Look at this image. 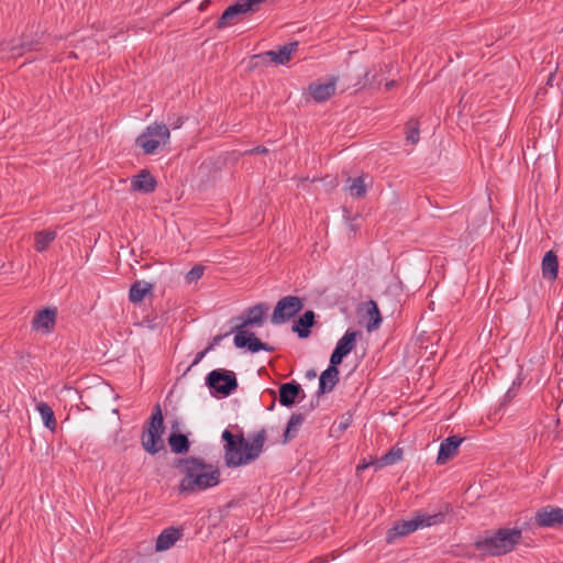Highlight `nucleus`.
<instances>
[{"mask_svg": "<svg viewBox=\"0 0 563 563\" xmlns=\"http://www.w3.org/2000/svg\"><path fill=\"white\" fill-rule=\"evenodd\" d=\"M406 141L412 145L420 139V123L417 119H410L405 125Z\"/></svg>", "mask_w": 563, "mask_h": 563, "instance_id": "31", "label": "nucleus"}, {"mask_svg": "<svg viewBox=\"0 0 563 563\" xmlns=\"http://www.w3.org/2000/svg\"><path fill=\"white\" fill-rule=\"evenodd\" d=\"M184 123V119L178 117L176 118L175 121L170 122V125L173 126V129H179Z\"/></svg>", "mask_w": 563, "mask_h": 563, "instance_id": "36", "label": "nucleus"}, {"mask_svg": "<svg viewBox=\"0 0 563 563\" xmlns=\"http://www.w3.org/2000/svg\"><path fill=\"white\" fill-rule=\"evenodd\" d=\"M207 386L217 394L229 396L238 388V379L232 371L218 368L211 371L206 377Z\"/></svg>", "mask_w": 563, "mask_h": 563, "instance_id": "7", "label": "nucleus"}, {"mask_svg": "<svg viewBox=\"0 0 563 563\" xmlns=\"http://www.w3.org/2000/svg\"><path fill=\"white\" fill-rule=\"evenodd\" d=\"M303 307L301 298L286 296L278 300L271 321L273 324H282L294 318Z\"/></svg>", "mask_w": 563, "mask_h": 563, "instance_id": "9", "label": "nucleus"}, {"mask_svg": "<svg viewBox=\"0 0 563 563\" xmlns=\"http://www.w3.org/2000/svg\"><path fill=\"white\" fill-rule=\"evenodd\" d=\"M444 514H427L418 512L412 519L398 521L386 533V541L393 543L399 537H406L418 529L427 528L442 523L444 521Z\"/></svg>", "mask_w": 563, "mask_h": 563, "instance_id": "4", "label": "nucleus"}, {"mask_svg": "<svg viewBox=\"0 0 563 563\" xmlns=\"http://www.w3.org/2000/svg\"><path fill=\"white\" fill-rule=\"evenodd\" d=\"M314 312L311 310L306 311L299 317L292 324V331L298 334L299 338L306 339L310 334V328L314 324Z\"/></svg>", "mask_w": 563, "mask_h": 563, "instance_id": "23", "label": "nucleus"}, {"mask_svg": "<svg viewBox=\"0 0 563 563\" xmlns=\"http://www.w3.org/2000/svg\"><path fill=\"white\" fill-rule=\"evenodd\" d=\"M57 233L53 230H42L34 234V247L37 252H45L49 244L56 239Z\"/></svg>", "mask_w": 563, "mask_h": 563, "instance_id": "26", "label": "nucleus"}, {"mask_svg": "<svg viewBox=\"0 0 563 563\" xmlns=\"http://www.w3.org/2000/svg\"><path fill=\"white\" fill-rule=\"evenodd\" d=\"M267 153H268V150L265 146H256V147L245 151L246 155L267 154Z\"/></svg>", "mask_w": 563, "mask_h": 563, "instance_id": "34", "label": "nucleus"}, {"mask_svg": "<svg viewBox=\"0 0 563 563\" xmlns=\"http://www.w3.org/2000/svg\"><path fill=\"white\" fill-rule=\"evenodd\" d=\"M346 189L349 190L351 197L358 198V199L363 198L367 191L365 176L349 178Z\"/></svg>", "mask_w": 563, "mask_h": 563, "instance_id": "29", "label": "nucleus"}, {"mask_svg": "<svg viewBox=\"0 0 563 563\" xmlns=\"http://www.w3.org/2000/svg\"><path fill=\"white\" fill-rule=\"evenodd\" d=\"M274 406H275V402L273 401V404L271 405V407L268 409L273 410Z\"/></svg>", "mask_w": 563, "mask_h": 563, "instance_id": "42", "label": "nucleus"}, {"mask_svg": "<svg viewBox=\"0 0 563 563\" xmlns=\"http://www.w3.org/2000/svg\"><path fill=\"white\" fill-rule=\"evenodd\" d=\"M505 398L510 399V390L507 391Z\"/></svg>", "mask_w": 563, "mask_h": 563, "instance_id": "41", "label": "nucleus"}, {"mask_svg": "<svg viewBox=\"0 0 563 563\" xmlns=\"http://www.w3.org/2000/svg\"><path fill=\"white\" fill-rule=\"evenodd\" d=\"M268 307L265 303H257L245 311L246 318L235 329L245 330L247 327H261L264 322V314Z\"/></svg>", "mask_w": 563, "mask_h": 563, "instance_id": "19", "label": "nucleus"}, {"mask_svg": "<svg viewBox=\"0 0 563 563\" xmlns=\"http://www.w3.org/2000/svg\"><path fill=\"white\" fill-rule=\"evenodd\" d=\"M338 80V76H331L328 82H312L309 85L308 91L314 101L324 102L335 93Z\"/></svg>", "mask_w": 563, "mask_h": 563, "instance_id": "13", "label": "nucleus"}, {"mask_svg": "<svg viewBox=\"0 0 563 563\" xmlns=\"http://www.w3.org/2000/svg\"><path fill=\"white\" fill-rule=\"evenodd\" d=\"M181 537V530L170 527L164 529L156 539V551H165L170 549Z\"/></svg>", "mask_w": 563, "mask_h": 563, "instance_id": "21", "label": "nucleus"}, {"mask_svg": "<svg viewBox=\"0 0 563 563\" xmlns=\"http://www.w3.org/2000/svg\"><path fill=\"white\" fill-rule=\"evenodd\" d=\"M299 43L297 41L287 43L279 46L277 49L267 51L261 54L252 56V67H256L260 64L274 63L276 65H285L290 59L294 53L297 52Z\"/></svg>", "mask_w": 563, "mask_h": 563, "instance_id": "8", "label": "nucleus"}, {"mask_svg": "<svg viewBox=\"0 0 563 563\" xmlns=\"http://www.w3.org/2000/svg\"><path fill=\"white\" fill-rule=\"evenodd\" d=\"M521 537L522 532L519 528H500L493 534L478 539L475 545L485 554L498 556L511 552Z\"/></svg>", "mask_w": 563, "mask_h": 563, "instance_id": "3", "label": "nucleus"}, {"mask_svg": "<svg viewBox=\"0 0 563 563\" xmlns=\"http://www.w3.org/2000/svg\"><path fill=\"white\" fill-rule=\"evenodd\" d=\"M365 82L372 84V81L369 79V73L365 74Z\"/></svg>", "mask_w": 563, "mask_h": 563, "instance_id": "40", "label": "nucleus"}, {"mask_svg": "<svg viewBox=\"0 0 563 563\" xmlns=\"http://www.w3.org/2000/svg\"><path fill=\"white\" fill-rule=\"evenodd\" d=\"M152 291L153 284L147 283L145 280H136L130 287L129 300L135 305L140 303L147 295H151Z\"/></svg>", "mask_w": 563, "mask_h": 563, "instance_id": "22", "label": "nucleus"}, {"mask_svg": "<svg viewBox=\"0 0 563 563\" xmlns=\"http://www.w3.org/2000/svg\"><path fill=\"white\" fill-rule=\"evenodd\" d=\"M224 443V461L228 467H238L255 461L265 443V430H261L247 441L243 433L234 435L225 429L221 435Z\"/></svg>", "mask_w": 563, "mask_h": 563, "instance_id": "2", "label": "nucleus"}, {"mask_svg": "<svg viewBox=\"0 0 563 563\" xmlns=\"http://www.w3.org/2000/svg\"><path fill=\"white\" fill-rule=\"evenodd\" d=\"M306 377H307L308 379H314V378L317 377V372H316L313 368L308 369V371L306 372Z\"/></svg>", "mask_w": 563, "mask_h": 563, "instance_id": "37", "label": "nucleus"}, {"mask_svg": "<svg viewBox=\"0 0 563 563\" xmlns=\"http://www.w3.org/2000/svg\"><path fill=\"white\" fill-rule=\"evenodd\" d=\"M559 272L558 256L553 251H548L542 260V274L549 280H555Z\"/></svg>", "mask_w": 563, "mask_h": 563, "instance_id": "24", "label": "nucleus"}, {"mask_svg": "<svg viewBox=\"0 0 563 563\" xmlns=\"http://www.w3.org/2000/svg\"><path fill=\"white\" fill-rule=\"evenodd\" d=\"M176 467L184 475L178 487L180 494L203 492L220 483L221 473L219 468L207 464L202 457L180 459Z\"/></svg>", "mask_w": 563, "mask_h": 563, "instance_id": "1", "label": "nucleus"}, {"mask_svg": "<svg viewBox=\"0 0 563 563\" xmlns=\"http://www.w3.org/2000/svg\"><path fill=\"white\" fill-rule=\"evenodd\" d=\"M305 421L303 413H292L287 422L286 430L284 432V443L294 439Z\"/></svg>", "mask_w": 563, "mask_h": 563, "instance_id": "27", "label": "nucleus"}, {"mask_svg": "<svg viewBox=\"0 0 563 563\" xmlns=\"http://www.w3.org/2000/svg\"><path fill=\"white\" fill-rule=\"evenodd\" d=\"M368 466H369V464H367V463L360 464V465H357V471L365 470Z\"/></svg>", "mask_w": 563, "mask_h": 563, "instance_id": "39", "label": "nucleus"}, {"mask_svg": "<svg viewBox=\"0 0 563 563\" xmlns=\"http://www.w3.org/2000/svg\"><path fill=\"white\" fill-rule=\"evenodd\" d=\"M157 186L156 179L152 174L143 169L131 179V190L142 194H152L155 191Z\"/></svg>", "mask_w": 563, "mask_h": 563, "instance_id": "15", "label": "nucleus"}, {"mask_svg": "<svg viewBox=\"0 0 563 563\" xmlns=\"http://www.w3.org/2000/svg\"><path fill=\"white\" fill-rule=\"evenodd\" d=\"M36 410L41 415L44 426L48 430L55 431L57 422L52 407L47 402L41 401L36 405Z\"/></svg>", "mask_w": 563, "mask_h": 563, "instance_id": "28", "label": "nucleus"}, {"mask_svg": "<svg viewBox=\"0 0 563 563\" xmlns=\"http://www.w3.org/2000/svg\"><path fill=\"white\" fill-rule=\"evenodd\" d=\"M402 453L404 451L401 448L393 446L379 460L373 462L372 464H376L378 467L396 464L401 461Z\"/></svg>", "mask_w": 563, "mask_h": 563, "instance_id": "30", "label": "nucleus"}, {"mask_svg": "<svg viewBox=\"0 0 563 563\" xmlns=\"http://www.w3.org/2000/svg\"><path fill=\"white\" fill-rule=\"evenodd\" d=\"M534 521L541 528L563 527V508L554 506L542 507L536 512Z\"/></svg>", "mask_w": 563, "mask_h": 563, "instance_id": "10", "label": "nucleus"}, {"mask_svg": "<svg viewBox=\"0 0 563 563\" xmlns=\"http://www.w3.org/2000/svg\"><path fill=\"white\" fill-rule=\"evenodd\" d=\"M340 364L334 362L331 363L329 367L323 371L319 378V388H318V395H323L325 393L331 391L335 385L339 383V369L338 366Z\"/></svg>", "mask_w": 563, "mask_h": 563, "instance_id": "16", "label": "nucleus"}, {"mask_svg": "<svg viewBox=\"0 0 563 563\" xmlns=\"http://www.w3.org/2000/svg\"><path fill=\"white\" fill-rule=\"evenodd\" d=\"M361 335L362 333L360 331L347 330L338 341L336 346L330 356V362L341 364L343 358L354 350L356 340Z\"/></svg>", "mask_w": 563, "mask_h": 563, "instance_id": "11", "label": "nucleus"}, {"mask_svg": "<svg viewBox=\"0 0 563 563\" xmlns=\"http://www.w3.org/2000/svg\"><path fill=\"white\" fill-rule=\"evenodd\" d=\"M300 395L305 396L303 390L295 380L279 386V404L284 407H291Z\"/></svg>", "mask_w": 563, "mask_h": 563, "instance_id": "17", "label": "nucleus"}, {"mask_svg": "<svg viewBox=\"0 0 563 563\" xmlns=\"http://www.w3.org/2000/svg\"><path fill=\"white\" fill-rule=\"evenodd\" d=\"M463 442V438L457 435H452L444 439L439 448L437 463L442 465L445 464L449 460L453 459L459 450V446Z\"/></svg>", "mask_w": 563, "mask_h": 563, "instance_id": "14", "label": "nucleus"}, {"mask_svg": "<svg viewBox=\"0 0 563 563\" xmlns=\"http://www.w3.org/2000/svg\"><path fill=\"white\" fill-rule=\"evenodd\" d=\"M179 423L175 421L172 424V432L168 437V444L175 454H185L190 449V442L186 434L179 433Z\"/></svg>", "mask_w": 563, "mask_h": 563, "instance_id": "18", "label": "nucleus"}, {"mask_svg": "<svg viewBox=\"0 0 563 563\" xmlns=\"http://www.w3.org/2000/svg\"><path fill=\"white\" fill-rule=\"evenodd\" d=\"M396 85L395 80L388 81L385 85L386 90H390Z\"/></svg>", "mask_w": 563, "mask_h": 563, "instance_id": "38", "label": "nucleus"}, {"mask_svg": "<svg viewBox=\"0 0 563 563\" xmlns=\"http://www.w3.org/2000/svg\"><path fill=\"white\" fill-rule=\"evenodd\" d=\"M163 433L164 418L161 406L157 404L152 412L148 428L143 432L141 438L143 449L151 455H155L164 449Z\"/></svg>", "mask_w": 563, "mask_h": 563, "instance_id": "5", "label": "nucleus"}, {"mask_svg": "<svg viewBox=\"0 0 563 563\" xmlns=\"http://www.w3.org/2000/svg\"><path fill=\"white\" fill-rule=\"evenodd\" d=\"M170 132L164 123L150 124L145 131L136 137V145L143 150L146 155L154 154L161 145L169 142Z\"/></svg>", "mask_w": 563, "mask_h": 563, "instance_id": "6", "label": "nucleus"}, {"mask_svg": "<svg viewBox=\"0 0 563 563\" xmlns=\"http://www.w3.org/2000/svg\"><path fill=\"white\" fill-rule=\"evenodd\" d=\"M365 313L366 317L368 318V321L366 323V330L371 332L378 329L382 322V316L377 302L375 300H368L365 303Z\"/></svg>", "mask_w": 563, "mask_h": 563, "instance_id": "25", "label": "nucleus"}, {"mask_svg": "<svg viewBox=\"0 0 563 563\" xmlns=\"http://www.w3.org/2000/svg\"><path fill=\"white\" fill-rule=\"evenodd\" d=\"M56 309L46 308L36 313L33 319V328L37 331L49 332L54 329L56 322Z\"/></svg>", "mask_w": 563, "mask_h": 563, "instance_id": "20", "label": "nucleus"}, {"mask_svg": "<svg viewBox=\"0 0 563 563\" xmlns=\"http://www.w3.org/2000/svg\"><path fill=\"white\" fill-rule=\"evenodd\" d=\"M205 272V267L202 265H195L187 274H186V283L192 284L198 282Z\"/></svg>", "mask_w": 563, "mask_h": 563, "instance_id": "32", "label": "nucleus"}, {"mask_svg": "<svg viewBox=\"0 0 563 563\" xmlns=\"http://www.w3.org/2000/svg\"><path fill=\"white\" fill-rule=\"evenodd\" d=\"M230 333H224V334H218L216 335L212 341L209 343V345L207 346V351H211L213 350L217 345L220 344V342L227 338Z\"/></svg>", "mask_w": 563, "mask_h": 563, "instance_id": "33", "label": "nucleus"}, {"mask_svg": "<svg viewBox=\"0 0 563 563\" xmlns=\"http://www.w3.org/2000/svg\"><path fill=\"white\" fill-rule=\"evenodd\" d=\"M209 352H210V351H207V347H206L203 351H201V352L197 353V354H196V356H195V360L192 361V363H191V365H190V367L196 366L198 363H200V362H201V360H202V358L207 355V353H209Z\"/></svg>", "mask_w": 563, "mask_h": 563, "instance_id": "35", "label": "nucleus"}, {"mask_svg": "<svg viewBox=\"0 0 563 563\" xmlns=\"http://www.w3.org/2000/svg\"><path fill=\"white\" fill-rule=\"evenodd\" d=\"M234 345L238 349L247 347V350L252 353H257L260 351H273V347L268 346L266 343L261 342L254 333H249L246 330L234 329Z\"/></svg>", "mask_w": 563, "mask_h": 563, "instance_id": "12", "label": "nucleus"}]
</instances>
